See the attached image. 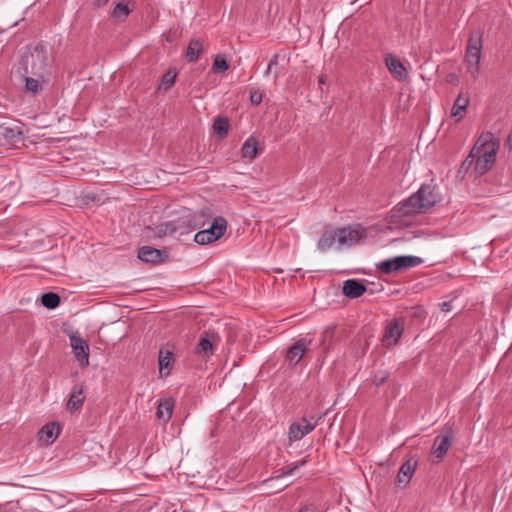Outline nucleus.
Returning <instances> with one entry per match:
<instances>
[{
  "label": "nucleus",
  "mask_w": 512,
  "mask_h": 512,
  "mask_svg": "<svg viewBox=\"0 0 512 512\" xmlns=\"http://www.w3.org/2000/svg\"><path fill=\"white\" fill-rule=\"evenodd\" d=\"M441 200L436 185L423 184L416 193L398 203L392 209L394 217L402 218L422 214Z\"/></svg>",
  "instance_id": "1"
},
{
  "label": "nucleus",
  "mask_w": 512,
  "mask_h": 512,
  "mask_svg": "<svg viewBox=\"0 0 512 512\" xmlns=\"http://www.w3.org/2000/svg\"><path fill=\"white\" fill-rule=\"evenodd\" d=\"M500 142L490 132L482 133L472 148L475 171L478 175L485 174L495 163Z\"/></svg>",
  "instance_id": "2"
},
{
  "label": "nucleus",
  "mask_w": 512,
  "mask_h": 512,
  "mask_svg": "<svg viewBox=\"0 0 512 512\" xmlns=\"http://www.w3.org/2000/svg\"><path fill=\"white\" fill-rule=\"evenodd\" d=\"M49 51L42 42L30 47L25 56V71L35 77L44 78L48 74Z\"/></svg>",
  "instance_id": "3"
},
{
  "label": "nucleus",
  "mask_w": 512,
  "mask_h": 512,
  "mask_svg": "<svg viewBox=\"0 0 512 512\" xmlns=\"http://www.w3.org/2000/svg\"><path fill=\"white\" fill-rule=\"evenodd\" d=\"M482 44V33L480 31L473 32L468 39L465 63L467 66V71L474 79H476L480 73Z\"/></svg>",
  "instance_id": "4"
},
{
  "label": "nucleus",
  "mask_w": 512,
  "mask_h": 512,
  "mask_svg": "<svg viewBox=\"0 0 512 512\" xmlns=\"http://www.w3.org/2000/svg\"><path fill=\"white\" fill-rule=\"evenodd\" d=\"M422 262V259L416 256H397L381 261L377 264V269L383 274H391L418 266Z\"/></svg>",
  "instance_id": "5"
},
{
  "label": "nucleus",
  "mask_w": 512,
  "mask_h": 512,
  "mask_svg": "<svg viewBox=\"0 0 512 512\" xmlns=\"http://www.w3.org/2000/svg\"><path fill=\"white\" fill-rule=\"evenodd\" d=\"M227 229V221L223 217L214 219L212 225L205 230L198 231L194 241L199 245H206L220 239Z\"/></svg>",
  "instance_id": "6"
},
{
  "label": "nucleus",
  "mask_w": 512,
  "mask_h": 512,
  "mask_svg": "<svg viewBox=\"0 0 512 512\" xmlns=\"http://www.w3.org/2000/svg\"><path fill=\"white\" fill-rule=\"evenodd\" d=\"M317 426V421L311 422L307 418H302L299 422L291 423L288 431V438L290 442H295L310 432H312Z\"/></svg>",
  "instance_id": "7"
},
{
  "label": "nucleus",
  "mask_w": 512,
  "mask_h": 512,
  "mask_svg": "<svg viewBox=\"0 0 512 512\" xmlns=\"http://www.w3.org/2000/svg\"><path fill=\"white\" fill-rule=\"evenodd\" d=\"M337 235V241L340 245H353L360 240L364 234L365 230L359 225L355 227H343L335 230Z\"/></svg>",
  "instance_id": "8"
},
{
  "label": "nucleus",
  "mask_w": 512,
  "mask_h": 512,
  "mask_svg": "<svg viewBox=\"0 0 512 512\" xmlns=\"http://www.w3.org/2000/svg\"><path fill=\"white\" fill-rule=\"evenodd\" d=\"M138 258L143 262L156 265L168 258V253L151 246H143L138 251Z\"/></svg>",
  "instance_id": "9"
},
{
  "label": "nucleus",
  "mask_w": 512,
  "mask_h": 512,
  "mask_svg": "<svg viewBox=\"0 0 512 512\" xmlns=\"http://www.w3.org/2000/svg\"><path fill=\"white\" fill-rule=\"evenodd\" d=\"M403 332V326L396 320L389 322L385 327L382 343L386 348L397 344Z\"/></svg>",
  "instance_id": "10"
},
{
  "label": "nucleus",
  "mask_w": 512,
  "mask_h": 512,
  "mask_svg": "<svg viewBox=\"0 0 512 512\" xmlns=\"http://www.w3.org/2000/svg\"><path fill=\"white\" fill-rule=\"evenodd\" d=\"M85 390L82 384H76L71 389L69 394V398L66 404L67 410L70 412L78 411L81 409L84 401H85Z\"/></svg>",
  "instance_id": "11"
},
{
  "label": "nucleus",
  "mask_w": 512,
  "mask_h": 512,
  "mask_svg": "<svg viewBox=\"0 0 512 512\" xmlns=\"http://www.w3.org/2000/svg\"><path fill=\"white\" fill-rule=\"evenodd\" d=\"M366 292V286L358 279H348L344 281L342 293L349 299L361 297Z\"/></svg>",
  "instance_id": "12"
},
{
  "label": "nucleus",
  "mask_w": 512,
  "mask_h": 512,
  "mask_svg": "<svg viewBox=\"0 0 512 512\" xmlns=\"http://www.w3.org/2000/svg\"><path fill=\"white\" fill-rule=\"evenodd\" d=\"M60 433V426L57 422L45 424L38 433V439L45 445H51Z\"/></svg>",
  "instance_id": "13"
},
{
  "label": "nucleus",
  "mask_w": 512,
  "mask_h": 512,
  "mask_svg": "<svg viewBox=\"0 0 512 512\" xmlns=\"http://www.w3.org/2000/svg\"><path fill=\"white\" fill-rule=\"evenodd\" d=\"M470 97L468 93L461 92L454 101L451 116L455 118L456 122L462 120L469 105Z\"/></svg>",
  "instance_id": "14"
},
{
  "label": "nucleus",
  "mask_w": 512,
  "mask_h": 512,
  "mask_svg": "<svg viewBox=\"0 0 512 512\" xmlns=\"http://www.w3.org/2000/svg\"><path fill=\"white\" fill-rule=\"evenodd\" d=\"M385 64L395 79L402 81L407 77V71L399 59L389 54L385 58Z\"/></svg>",
  "instance_id": "15"
},
{
  "label": "nucleus",
  "mask_w": 512,
  "mask_h": 512,
  "mask_svg": "<svg viewBox=\"0 0 512 512\" xmlns=\"http://www.w3.org/2000/svg\"><path fill=\"white\" fill-rule=\"evenodd\" d=\"M220 342V336L215 331H206L201 336L198 342V351L197 352H208L217 347V344Z\"/></svg>",
  "instance_id": "16"
},
{
  "label": "nucleus",
  "mask_w": 512,
  "mask_h": 512,
  "mask_svg": "<svg viewBox=\"0 0 512 512\" xmlns=\"http://www.w3.org/2000/svg\"><path fill=\"white\" fill-rule=\"evenodd\" d=\"M416 462L408 460L404 462L397 474L396 482L399 486H406L414 474Z\"/></svg>",
  "instance_id": "17"
},
{
  "label": "nucleus",
  "mask_w": 512,
  "mask_h": 512,
  "mask_svg": "<svg viewBox=\"0 0 512 512\" xmlns=\"http://www.w3.org/2000/svg\"><path fill=\"white\" fill-rule=\"evenodd\" d=\"M174 407V400L172 398H165L161 400L157 407V418L164 423L168 422L172 416Z\"/></svg>",
  "instance_id": "18"
},
{
  "label": "nucleus",
  "mask_w": 512,
  "mask_h": 512,
  "mask_svg": "<svg viewBox=\"0 0 512 512\" xmlns=\"http://www.w3.org/2000/svg\"><path fill=\"white\" fill-rule=\"evenodd\" d=\"M174 363L175 354H159L158 364L161 378H166L170 375Z\"/></svg>",
  "instance_id": "19"
},
{
  "label": "nucleus",
  "mask_w": 512,
  "mask_h": 512,
  "mask_svg": "<svg viewBox=\"0 0 512 512\" xmlns=\"http://www.w3.org/2000/svg\"><path fill=\"white\" fill-rule=\"evenodd\" d=\"M451 438L448 435H439L435 438L433 453L437 458L442 459L449 450Z\"/></svg>",
  "instance_id": "20"
},
{
  "label": "nucleus",
  "mask_w": 512,
  "mask_h": 512,
  "mask_svg": "<svg viewBox=\"0 0 512 512\" xmlns=\"http://www.w3.org/2000/svg\"><path fill=\"white\" fill-rule=\"evenodd\" d=\"M70 345L74 352H88V342L82 338L78 331L70 330L68 332Z\"/></svg>",
  "instance_id": "21"
},
{
  "label": "nucleus",
  "mask_w": 512,
  "mask_h": 512,
  "mask_svg": "<svg viewBox=\"0 0 512 512\" xmlns=\"http://www.w3.org/2000/svg\"><path fill=\"white\" fill-rule=\"evenodd\" d=\"M0 136L9 145H15L22 140V132L11 127H0Z\"/></svg>",
  "instance_id": "22"
},
{
  "label": "nucleus",
  "mask_w": 512,
  "mask_h": 512,
  "mask_svg": "<svg viewBox=\"0 0 512 512\" xmlns=\"http://www.w3.org/2000/svg\"><path fill=\"white\" fill-rule=\"evenodd\" d=\"M257 145L258 141L255 137H249L243 144L241 148V153L243 158H248L250 160L254 159L257 156Z\"/></svg>",
  "instance_id": "23"
},
{
  "label": "nucleus",
  "mask_w": 512,
  "mask_h": 512,
  "mask_svg": "<svg viewBox=\"0 0 512 512\" xmlns=\"http://www.w3.org/2000/svg\"><path fill=\"white\" fill-rule=\"evenodd\" d=\"M130 13L131 9L128 7V5L123 2H119L111 11V18L114 21L123 22L128 18Z\"/></svg>",
  "instance_id": "24"
},
{
  "label": "nucleus",
  "mask_w": 512,
  "mask_h": 512,
  "mask_svg": "<svg viewBox=\"0 0 512 512\" xmlns=\"http://www.w3.org/2000/svg\"><path fill=\"white\" fill-rule=\"evenodd\" d=\"M337 240L336 231H325L318 241V249L322 252L329 250Z\"/></svg>",
  "instance_id": "25"
},
{
  "label": "nucleus",
  "mask_w": 512,
  "mask_h": 512,
  "mask_svg": "<svg viewBox=\"0 0 512 512\" xmlns=\"http://www.w3.org/2000/svg\"><path fill=\"white\" fill-rule=\"evenodd\" d=\"M203 50V45L199 40H191L187 50H186V59L189 62H195L198 60L201 52Z\"/></svg>",
  "instance_id": "26"
},
{
  "label": "nucleus",
  "mask_w": 512,
  "mask_h": 512,
  "mask_svg": "<svg viewBox=\"0 0 512 512\" xmlns=\"http://www.w3.org/2000/svg\"><path fill=\"white\" fill-rule=\"evenodd\" d=\"M229 119L227 117H217L213 123L214 132L220 137L224 138L227 136L229 131Z\"/></svg>",
  "instance_id": "27"
},
{
  "label": "nucleus",
  "mask_w": 512,
  "mask_h": 512,
  "mask_svg": "<svg viewBox=\"0 0 512 512\" xmlns=\"http://www.w3.org/2000/svg\"><path fill=\"white\" fill-rule=\"evenodd\" d=\"M43 79L44 78H39V77H36V78L26 77L25 78L26 90L31 92L32 94L39 93L43 89V86H42V80Z\"/></svg>",
  "instance_id": "28"
},
{
  "label": "nucleus",
  "mask_w": 512,
  "mask_h": 512,
  "mask_svg": "<svg viewBox=\"0 0 512 512\" xmlns=\"http://www.w3.org/2000/svg\"><path fill=\"white\" fill-rule=\"evenodd\" d=\"M41 303L48 309H54L59 305L60 298L56 293L48 292L42 295Z\"/></svg>",
  "instance_id": "29"
},
{
  "label": "nucleus",
  "mask_w": 512,
  "mask_h": 512,
  "mask_svg": "<svg viewBox=\"0 0 512 512\" xmlns=\"http://www.w3.org/2000/svg\"><path fill=\"white\" fill-rule=\"evenodd\" d=\"M177 73L174 70H168L161 79V83L159 85V89L168 90L170 89L176 80Z\"/></svg>",
  "instance_id": "30"
},
{
  "label": "nucleus",
  "mask_w": 512,
  "mask_h": 512,
  "mask_svg": "<svg viewBox=\"0 0 512 512\" xmlns=\"http://www.w3.org/2000/svg\"><path fill=\"white\" fill-rule=\"evenodd\" d=\"M176 230L177 227L174 222H166L156 227V235L159 237H164L173 234Z\"/></svg>",
  "instance_id": "31"
},
{
  "label": "nucleus",
  "mask_w": 512,
  "mask_h": 512,
  "mask_svg": "<svg viewBox=\"0 0 512 512\" xmlns=\"http://www.w3.org/2000/svg\"><path fill=\"white\" fill-rule=\"evenodd\" d=\"M310 340L307 338H301L298 341H296L294 344H292L286 352H307L309 349Z\"/></svg>",
  "instance_id": "32"
},
{
  "label": "nucleus",
  "mask_w": 512,
  "mask_h": 512,
  "mask_svg": "<svg viewBox=\"0 0 512 512\" xmlns=\"http://www.w3.org/2000/svg\"><path fill=\"white\" fill-rule=\"evenodd\" d=\"M229 68V64L228 62L226 61V59L220 57V56H217L215 59H214V62H213V70L215 72L221 70V71H226L227 69Z\"/></svg>",
  "instance_id": "33"
},
{
  "label": "nucleus",
  "mask_w": 512,
  "mask_h": 512,
  "mask_svg": "<svg viewBox=\"0 0 512 512\" xmlns=\"http://www.w3.org/2000/svg\"><path fill=\"white\" fill-rule=\"evenodd\" d=\"M249 99L252 105L257 106L262 102L263 93L259 89L251 88Z\"/></svg>",
  "instance_id": "34"
},
{
  "label": "nucleus",
  "mask_w": 512,
  "mask_h": 512,
  "mask_svg": "<svg viewBox=\"0 0 512 512\" xmlns=\"http://www.w3.org/2000/svg\"><path fill=\"white\" fill-rule=\"evenodd\" d=\"M90 354H74V363L80 368H86L89 365Z\"/></svg>",
  "instance_id": "35"
},
{
  "label": "nucleus",
  "mask_w": 512,
  "mask_h": 512,
  "mask_svg": "<svg viewBox=\"0 0 512 512\" xmlns=\"http://www.w3.org/2000/svg\"><path fill=\"white\" fill-rule=\"evenodd\" d=\"M388 378V373L385 371H381L373 377V383L376 386L382 385Z\"/></svg>",
  "instance_id": "36"
},
{
  "label": "nucleus",
  "mask_w": 512,
  "mask_h": 512,
  "mask_svg": "<svg viewBox=\"0 0 512 512\" xmlns=\"http://www.w3.org/2000/svg\"><path fill=\"white\" fill-rule=\"evenodd\" d=\"M296 470H297V468H294V463H293L292 465L288 466L287 468H283V469H281V472H280V474L277 476V478L290 476V475H292Z\"/></svg>",
  "instance_id": "37"
},
{
  "label": "nucleus",
  "mask_w": 512,
  "mask_h": 512,
  "mask_svg": "<svg viewBox=\"0 0 512 512\" xmlns=\"http://www.w3.org/2000/svg\"><path fill=\"white\" fill-rule=\"evenodd\" d=\"M278 64V55H274L269 63H268V66H267V69L265 71V75H269L271 70H272V67L276 66Z\"/></svg>",
  "instance_id": "38"
},
{
  "label": "nucleus",
  "mask_w": 512,
  "mask_h": 512,
  "mask_svg": "<svg viewBox=\"0 0 512 512\" xmlns=\"http://www.w3.org/2000/svg\"><path fill=\"white\" fill-rule=\"evenodd\" d=\"M473 163H475V161L471 151L467 158L463 161L462 168L469 169Z\"/></svg>",
  "instance_id": "39"
},
{
  "label": "nucleus",
  "mask_w": 512,
  "mask_h": 512,
  "mask_svg": "<svg viewBox=\"0 0 512 512\" xmlns=\"http://www.w3.org/2000/svg\"><path fill=\"white\" fill-rule=\"evenodd\" d=\"M441 311L443 312H450L452 310V302L451 301H445L439 304Z\"/></svg>",
  "instance_id": "40"
},
{
  "label": "nucleus",
  "mask_w": 512,
  "mask_h": 512,
  "mask_svg": "<svg viewBox=\"0 0 512 512\" xmlns=\"http://www.w3.org/2000/svg\"><path fill=\"white\" fill-rule=\"evenodd\" d=\"M291 363H298L304 354H287Z\"/></svg>",
  "instance_id": "41"
},
{
  "label": "nucleus",
  "mask_w": 512,
  "mask_h": 512,
  "mask_svg": "<svg viewBox=\"0 0 512 512\" xmlns=\"http://www.w3.org/2000/svg\"><path fill=\"white\" fill-rule=\"evenodd\" d=\"M308 463V457H305L297 462L294 463V468L300 469L301 467L305 466Z\"/></svg>",
  "instance_id": "42"
},
{
  "label": "nucleus",
  "mask_w": 512,
  "mask_h": 512,
  "mask_svg": "<svg viewBox=\"0 0 512 512\" xmlns=\"http://www.w3.org/2000/svg\"><path fill=\"white\" fill-rule=\"evenodd\" d=\"M299 512H316V508L311 505H306L302 507Z\"/></svg>",
  "instance_id": "43"
},
{
  "label": "nucleus",
  "mask_w": 512,
  "mask_h": 512,
  "mask_svg": "<svg viewBox=\"0 0 512 512\" xmlns=\"http://www.w3.org/2000/svg\"><path fill=\"white\" fill-rule=\"evenodd\" d=\"M108 2H109V0H95L93 5L96 8H99V7H102V6L106 5Z\"/></svg>",
  "instance_id": "44"
},
{
  "label": "nucleus",
  "mask_w": 512,
  "mask_h": 512,
  "mask_svg": "<svg viewBox=\"0 0 512 512\" xmlns=\"http://www.w3.org/2000/svg\"><path fill=\"white\" fill-rule=\"evenodd\" d=\"M318 82H319V84H325V76L324 75H320L319 78H318Z\"/></svg>",
  "instance_id": "45"
},
{
  "label": "nucleus",
  "mask_w": 512,
  "mask_h": 512,
  "mask_svg": "<svg viewBox=\"0 0 512 512\" xmlns=\"http://www.w3.org/2000/svg\"><path fill=\"white\" fill-rule=\"evenodd\" d=\"M508 144H509V146H510V147H512V140H511V137H510V136H509V138H508Z\"/></svg>",
  "instance_id": "46"
},
{
  "label": "nucleus",
  "mask_w": 512,
  "mask_h": 512,
  "mask_svg": "<svg viewBox=\"0 0 512 512\" xmlns=\"http://www.w3.org/2000/svg\"><path fill=\"white\" fill-rule=\"evenodd\" d=\"M162 352H164V350L161 348V349L159 350V353H162ZM165 352H170V350L166 349V350H165Z\"/></svg>",
  "instance_id": "47"
},
{
  "label": "nucleus",
  "mask_w": 512,
  "mask_h": 512,
  "mask_svg": "<svg viewBox=\"0 0 512 512\" xmlns=\"http://www.w3.org/2000/svg\"><path fill=\"white\" fill-rule=\"evenodd\" d=\"M330 334H331V332H330V331H326V332H325V336H326V335H330Z\"/></svg>",
  "instance_id": "48"
}]
</instances>
